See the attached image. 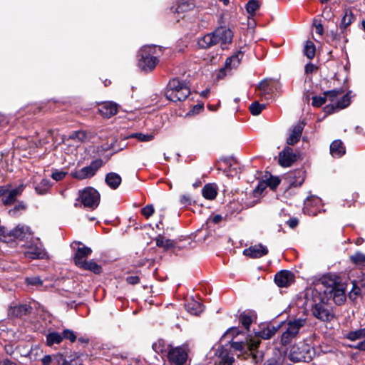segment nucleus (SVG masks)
Segmentation results:
<instances>
[{
	"mask_svg": "<svg viewBox=\"0 0 365 365\" xmlns=\"http://www.w3.org/2000/svg\"><path fill=\"white\" fill-rule=\"evenodd\" d=\"M169 361L176 365H182L187 359V353L182 347L171 348L168 354Z\"/></svg>",
	"mask_w": 365,
	"mask_h": 365,
	"instance_id": "14",
	"label": "nucleus"
},
{
	"mask_svg": "<svg viewBox=\"0 0 365 365\" xmlns=\"http://www.w3.org/2000/svg\"><path fill=\"white\" fill-rule=\"evenodd\" d=\"M0 240L4 242L11 240L9 236V230L4 227H0Z\"/></svg>",
	"mask_w": 365,
	"mask_h": 365,
	"instance_id": "55",
	"label": "nucleus"
},
{
	"mask_svg": "<svg viewBox=\"0 0 365 365\" xmlns=\"http://www.w3.org/2000/svg\"><path fill=\"white\" fill-rule=\"evenodd\" d=\"M71 247L75 250L73 262L78 267L87 261V258L92 253V250L83 245L81 242L75 241L71 244Z\"/></svg>",
	"mask_w": 365,
	"mask_h": 365,
	"instance_id": "11",
	"label": "nucleus"
},
{
	"mask_svg": "<svg viewBox=\"0 0 365 365\" xmlns=\"http://www.w3.org/2000/svg\"><path fill=\"white\" fill-rule=\"evenodd\" d=\"M330 153L334 158H339L345 153V148L341 140H336L331 143Z\"/></svg>",
	"mask_w": 365,
	"mask_h": 365,
	"instance_id": "31",
	"label": "nucleus"
},
{
	"mask_svg": "<svg viewBox=\"0 0 365 365\" xmlns=\"http://www.w3.org/2000/svg\"><path fill=\"white\" fill-rule=\"evenodd\" d=\"M304 302L306 308L312 309V314L322 322H330L334 318L331 309L325 304L320 287H310L305 290Z\"/></svg>",
	"mask_w": 365,
	"mask_h": 365,
	"instance_id": "1",
	"label": "nucleus"
},
{
	"mask_svg": "<svg viewBox=\"0 0 365 365\" xmlns=\"http://www.w3.org/2000/svg\"><path fill=\"white\" fill-rule=\"evenodd\" d=\"M298 223L299 221L297 218H292L287 221V224L291 228H294L295 227H297Z\"/></svg>",
	"mask_w": 365,
	"mask_h": 365,
	"instance_id": "62",
	"label": "nucleus"
},
{
	"mask_svg": "<svg viewBox=\"0 0 365 365\" xmlns=\"http://www.w3.org/2000/svg\"><path fill=\"white\" fill-rule=\"evenodd\" d=\"M307 324V318L299 317L290 319L284 323V331L281 336V344L284 346L289 344L299 334V331Z\"/></svg>",
	"mask_w": 365,
	"mask_h": 365,
	"instance_id": "5",
	"label": "nucleus"
},
{
	"mask_svg": "<svg viewBox=\"0 0 365 365\" xmlns=\"http://www.w3.org/2000/svg\"><path fill=\"white\" fill-rule=\"evenodd\" d=\"M155 241L158 247H163L165 250L171 249L175 246V242L174 240L167 239L162 235H158Z\"/></svg>",
	"mask_w": 365,
	"mask_h": 365,
	"instance_id": "33",
	"label": "nucleus"
},
{
	"mask_svg": "<svg viewBox=\"0 0 365 365\" xmlns=\"http://www.w3.org/2000/svg\"><path fill=\"white\" fill-rule=\"evenodd\" d=\"M297 160V155L294 153L292 148L286 146L279 153V164L282 167H289Z\"/></svg>",
	"mask_w": 365,
	"mask_h": 365,
	"instance_id": "17",
	"label": "nucleus"
},
{
	"mask_svg": "<svg viewBox=\"0 0 365 365\" xmlns=\"http://www.w3.org/2000/svg\"><path fill=\"white\" fill-rule=\"evenodd\" d=\"M315 287L322 289V296L326 300L332 299L337 305L342 304L346 300L345 287L341 283L336 275H330L322 279L321 284Z\"/></svg>",
	"mask_w": 365,
	"mask_h": 365,
	"instance_id": "2",
	"label": "nucleus"
},
{
	"mask_svg": "<svg viewBox=\"0 0 365 365\" xmlns=\"http://www.w3.org/2000/svg\"><path fill=\"white\" fill-rule=\"evenodd\" d=\"M105 181L110 188L115 190L120 185L122 179L118 173L111 172L106 175Z\"/></svg>",
	"mask_w": 365,
	"mask_h": 365,
	"instance_id": "29",
	"label": "nucleus"
},
{
	"mask_svg": "<svg viewBox=\"0 0 365 365\" xmlns=\"http://www.w3.org/2000/svg\"><path fill=\"white\" fill-rule=\"evenodd\" d=\"M62 339H68L71 342H74L76 340V335L73 331L71 329H64L62 332Z\"/></svg>",
	"mask_w": 365,
	"mask_h": 365,
	"instance_id": "48",
	"label": "nucleus"
},
{
	"mask_svg": "<svg viewBox=\"0 0 365 365\" xmlns=\"http://www.w3.org/2000/svg\"><path fill=\"white\" fill-rule=\"evenodd\" d=\"M315 69V66L312 63H309L305 66V73H312Z\"/></svg>",
	"mask_w": 365,
	"mask_h": 365,
	"instance_id": "63",
	"label": "nucleus"
},
{
	"mask_svg": "<svg viewBox=\"0 0 365 365\" xmlns=\"http://www.w3.org/2000/svg\"><path fill=\"white\" fill-rule=\"evenodd\" d=\"M294 280V275L290 271L282 270L274 276V282L279 287L289 286Z\"/></svg>",
	"mask_w": 365,
	"mask_h": 365,
	"instance_id": "19",
	"label": "nucleus"
},
{
	"mask_svg": "<svg viewBox=\"0 0 365 365\" xmlns=\"http://www.w3.org/2000/svg\"><path fill=\"white\" fill-rule=\"evenodd\" d=\"M327 98L326 96H313L312 104L314 107H321L326 103Z\"/></svg>",
	"mask_w": 365,
	"mask_h": 365,
	"instance_id": "52",
	"label": "nucleus"
},
{
	"mask_svg": "<svg viewBox=\"0 0 365 365\" xmlns=\"http://www.w3.org/2000/svg\"><path fill=\"white\" fill-rule=\"evenodd\" d=\"M215 355L217 358L215 363L217 365H233L235 361L233 355L223 346H219L215 350Z\"/></svg>",
	"mask_w": 365,
	"mask_h": 365,
	"instance_id": "16",
	"label": "nucleus"
},
{
	"mask_svg": "<svg viewBox=\"0 0 365 365\" xmlns=\"http://www.w3.org/2000/svg\"><path fill=\"white\" fill-rule=\"evenodd\" d=\"M31 307L27 304H19L11 307L9 309V314L11 317H21L31 312Z\"/></svg>",
	"mask_w": 365,
	"mask_h": 365,
	"instance_id": "27",
	"label": "nucleus"
},
{
	"mask_svg": "<svg viewBox=\"0 0 365 365\" xmlns=\"http://www.w3.org/2000/svg\"><path fill=\"white\" fill-rule=\"evenodd\" d=\"M190 94V88L187 83L178 78L171 79L165 92L166 98L173 102L185 100Z\"/></svg>",
	"mask_w": 365,
	"mask_h": 365,
	"instance_id": "3",
	"label": "nucleus"
},
{
	"mask_svg": "<svg viewBox=\"0 0 365 365\" xmlns=\"http://www.w3.org/2000/svg\"><path fill=\"white\" fill-rule=\"evenodd\" d=\"M26 208L25 205L23 204V202L19 203L17 205L15 206V207L9 211V213L11 215H15L16 211L19 210H24Z\"/></svg>",
	"mask_w": 365,
	"mask_h": 365,
	"instance_id": "61",
	"label": "nucleus"
},
{
	"mask_svg": "<svg viewBox=\"0 0 365 365\" xmlns=\"http://www.w3.org/2000/svg\"><path fill=\"white\" fill-rule=\"evenodd\" d=\"M351 261L356 266L365 267V254L357 252L350 256Z\"/></svg>",
	"mask_w": 365,
	"mask_h": 365,
	"instance_id": "39",
	"label": "nucleus"
},
{
	"mask_svg": "<svg viewBox=\"0 0 365 365\" xmlns=\"http://www.w3.org/2000/svg\"><path fill=\"white\" fill-rule=\"evenodd\" d=\"M192 200L189 195H182L180 198V205L186 207L192 204Z\"/></svg>",
	"mask_w": 365,
	"mask_h": 365,
	"instance_id": "56",
	"label": "nucleus"
},
{
	"mask_svg": "<svg viewBox=\"0 0 365 365\" xmlns=\"http://www.w3.org/2000/svg\"><path fill=\"white\" fill-rule=\"evenodd\" d=\"M243 56L242 52H237L232 55V56L227 58L225 61V68L221 70H228L230 71L233 68H236L240 63V61Z\"/></svg>",
	"mask_w": 365,
	"mask_h": 365,
	"instance_id": "28",
	"label": "nucleus"
},
{
	"mask_svg": "<svg viewBox=\"0 0 365 365\" xmlns=\"http://www.w3.org/2000/svg\"><path fill=\"white\" fill-rule=\"evenodd\" d=\"M280 327L281 324H278L277 326L268 324L259 331L257 334L259 337L263 339H269L277 332Z\"/></svg>",
	"mask_w": 365,
	"mask_h": 365,
	"instance_id": "25",
	"label": "nucleus"
},
{
	"mask_svg": "<svg viewBox=\"0 0 365 365\" xmlns=\"http://www.w3.org/2000/svg\"><path fill=\"white\" fill-rule=\"evenodd\" d=\"M155 46H144L139 51L138 66L144 72L152 71L159 63V60L154 54H157Z\"/></svg>",
	"mask_w": 365,
	"mask_h": 365,
	"instance_id": "4",
	"label": "nucleus"
},
{
	"mask_svg": "<svg viewBox=\"0 0 365 365\" xmlns=\"http://www.w3.org/2000/svg\"><path fill=\"white\" fill-rule=\"evenodd\" d=\"M26 282L28 285L36 286V287L41 286L43 284L42 280L38 276L26 278Z\"/></svg>",
	"mask_w": 365,
	"mask_h": 365,
	"instance_id": "51",
	"label": "nucleus"
},
{
	"mask_svg": "<svg viewBox=\"0 0 365 365\" xmlns=\"http://www.w3.org/2000/svg\"><path fill=\"white\" fill-rule=\"evenodd\" d=\"M86 137V133L83 131L76 130V131L73 132L69 135V139L76 140L78 142H81V141L84 140Z\"/></svg>",
	"mask_w": 365,
	"mask_h": 365,
	"instance_id": "50",
	"label": "nucleus"
},
{
	"mask_svg": "<svg viewBox=\"0 0 365 365\" xmlns=\"http://www.w3.org/2000/svg\"><path fill=\"white\" fill-rule=\"evenodd\" d=\"M314 354V349L310 345L305 343H299L291 348L289 359L294 362H309L312 359Z\"/></svg>",
	"mask_w": 365,
	"mask_h": 365,
	"instance_id": "7",
	"label": "nucleus"
},
{
	"mask_svg": "<svg viewBox=\"0 0 365 365\" xmlns=\"http://www.w3.org/2000/svg\"><path fill=\"white\" fill-rule=\"evenodd\" d=\"M287 179L292 187H298L302 185L305 179V171L303 170H295L288 173Z\"/></svg>",
	"mask_w": 365,
	"mask_h": 365,
	"instance_id": "21",
	"label": "nucleus"
},
{
	"mask_svg": "<svg viewBox=\"0 0 365 365\" xmlns=\"http://www.w3.org/2000/svg\"><path fill=\"white\" fill-rule=\"evenodd\" d=\"M126 282L130 284H137L140 282V277L138 276H129L126 277Z\"/></svg>",
	"mask_w": 365,
	"mask_h": 365,
	"instance_id": "59",
	"label": "nucleus"
},
{
	"mask_svg": "<svg viewBox=\"0 0 365 365\" xmlns=\"http://www.w3.org/2000/svg\"><path fill=\"white\" fill-rule=\"evenodd\" d=\"M341 93L340 90H331L324 93L326 98H329L331 101H333Z\"/></svg>",
	"mask_w": 365,
	"mask_h": 365,
	"instance_id": "54",
	"label": "nucleus"
},
{
	"mask_svg": "<svg viewBox=\"0 0 365 365\" xmlns=\"http://www.w3.org/2000/svg\"><path fill=\"white\" fill-rule=\"evenodd\" d=\"M259 344V341H251L250 342L232 341L230 346L234 350L240 351H242L246 349H248L250 351L253 359L256 362H258L262 360L263 356L262 352L257 350Z\"/></svg>",
	"mask_w": 365,
	"mask_h": 365,
	"instance_id": "10",
	"label": "nucleus"
},
{
	"mask_svg": "<svg viewBox=\"0 0 365 365\" xmlns=\"http://www.w3.org/2000/svg\"><path fill=\"white\" fill-rule=\"evenodd\" d=\"M260 4L257 0H250L246 4V11L250 16L253 17L255 12L259 9Z\"/></svg>",
	"mask_w": 365,
	"mask_h": 365,
	"instance_id": "40",
	"label": "nucleus"
},
{
	"mask_svg": "<svg viewBox=\"0 0 365 365\" xmlns=\"http://www.w3.org/2000/svg\"><path fill=\"white\" fill-rule=\"evenodd\" d=\"M51 188V181L48 179H42L39 183L35 186V190L38 195H46Z\"/></svg>",
	"mask_w": 365,
	"mask_h": 365,
	"instance_id": "35",
	"label": "nucleus"
},
{
	"mask_svg": "<svg viewBox=\"0 0 365 365\" xmlns=\"http://www.w3.org/2000/svg\"><path fill=\"white\" fill-rule=\"evenodd\" d=\"M131 136L137 138L138 140L141 142H148L154 138V135L153 134H143L141 133H135L133 134Z\"/></svg>",
	"mask_w": 365,
	"mask_h": 365,
	"instance_id": "47",
	"label": "nucleus"
},
{
	"mask_svg": "<svg viewBox=\"0 0 365 365\" xmlns=\"http://www.w3.org/2000/svg\"><path fill=\"white\" fill-rule=\"evenodd\" d=\"M345 338L351 341H356L365 338V328L351 331L345 335Z\"/></svg>",
	"mask_w": 365,
	"mask_h": 365,
	"instance_id": "38",
	"label": "nucleus"
},
{
	"mask_svg": "<svg viewBox=\"0 0 365 365\" xmlns=\"http://www.w3.org/2000/svg\"><path fill=\"white\" fill-rule=\"evenodd\" d=\"M23 246L25 247L24 255L27 259H44L49 258V256L39 238H34L32 237Z\"/></svg>",
	"mask_w": 365,
	"mask_h": 365,
	"instance_id": "6",
	"label": "nucleus"
},
{
	"mask_svg": "<svg viewBox=\"0 0 365 365\" xmlns=\"http://www.w3.org/2000/svg\"><path fill=\"white\" fill-rule=\"evenodd\" d=\"M266 185L272 190H274L280 183V180L278 177L270 176L265 180Z\"/></svg>",
	"mask_w": 365,
	"mask_h": 365,
	"instance_id": "46",
	"label": "nucleus"
},
{
	"mask_svg": "<svg viewBox=\"0 0 365 365\" xmlns=\"http://www.w3.org/2000/svg\"><path fill=\"white\" fill-rule=\"evenodd\" d=\"M194 7V4L192 2L183 1L180 3L175 8V11L178 14L183 13L191 10Z\"/></svg>",
	"mask_w": 365,
	"mask_h": 365,
	"instance_id": "43",
	"label": "nucleus"
},
{
	"mask_svg": "<svg viewBox=\"0 0 365 365\" xmlns=\"http://www.w3.org/2000/svg\"><path fill=\"white\" fill-rule=\"evenodd\" d=\"M315 51L316 48L314 43L310 41H307L304 50V55L309 59H312L315 56Z\"/></svg>",
	"mask_w": 365,
	"mask_h": 365,
	"instance_id": "41",
	"label": "nucleus"
},
{
	"mask_svg": "<svg viewBox=\"0 0 365 365\" xmlns=\"http://www.w3.org/2000/svg\"><path fill=\"white\" fill-rule=\"evenodd\" d=\"M63 341L61 333L57 331L49 332L46 335V344L48 346L58 344Z\"/></svg>",
	"mask_w": 365,
	"mask_h": 365,
	"instance_id": "37",
	"label": "nucleus"
},
{
	"mask_svg": "<svg viewBox=\"0 0 365 365\" xmlns=\"http://www.w3.org/2000/svg\"><path fill=\"white\" fill-rule=\"evenodd\" d=\"M53 365H81V363L78 358L69 356L67 359L62 354L57 353L53 354Z\"/></svg>",
	"mask_w": 365,
	"mask_h": 365,
	"instance_id": "23",
	"label": "nucleus"
},
{
	"mask_svg": "<svg viewBox=\"0 0 365 365\" xmlns=\"http://www.w3.org/2000/svg\"><path fill=\"white\" fill-rule=\"evenodd\" d=\"M9 236L11 240L17 239L26 242L33 237L30 227L23 225H18L9 230Z\"/></svg>",
	"mask_w": 365,
	"mask_h": 365,
	"instance_id": "13",
	"label": "nucleus"
},
{
	"mask_svg": "<svg viewBox=\"0 0 365 365\" xmlns=\"http://www.w3.org/2000/svg\"><path fill=\"white\" fill-rule=\"evenodd\" d=\"M284 359L279 353L276 354L274 356L267 360L264 365H282Z\"/></svg>",
	"mask_w": 365,
	"mask_h": 365,
	"instance_id": "45",
	"label": "nucleus"
},
{
	"mask_svg": "<svg viewBox=\"0 0 365 365\" xmlns=\"http://www.w3.org/2000/svg\"><path fill=\"white\" fill-rule=\"evenodd\" d=\"M304 125L305 124L303 121H299L292 128L290 134L287 139V143L289 145H294L299 141Z\"/></svg>",
	"mask_w": 365,
	"mask_h": 365,
	"instance_id": "18",
	"label": "nucleus"
},
{
	"mask_svg": "<svg viewBox=\"0 0 365 365\" xmlns=\"http://www.w3.org/2000/svg\"><path fill=\"white\" fill-rule=\"evenodd\" d=\"M353 347L361 351H365V340L360 341L357 344L353 346Z\"/></svg>",
	"mask_w": 365,
	"mask_h": 365,
	"instance_id": "64",
	"label": "nucleus"
},
{
	"mask_svg": "<svg viewBox=\"0 0 365 365\" xmlns=\"http://www.w3.org/2000/svg\"><path fill=\"white\" fill-rule=\"evenodd\" d=\"M321 201V200L317 197H315V196H312V197H308L305 200H304V206H305V209L312 205L313 203H314L315 205H317L318 203H319Z\"/></svg>",
	"mask_w": 365,
	"mask_h": 365,
	"instance_id": "57",
	"label": "nucleus"
},
{
	"mask_svg": "<svg viewBox=\"0 0 365 365\" xmlns=\"http://www.w3.org/2000/svg\"><path fill=\"white\" fill-rule=\"evenodd\" d=\"M216 38H215L213 32L205 35L198 40L200 48L206 49L216 45Z\"/></svg>",
	"mask_w": 365,
	"mask_h": 365,
	"instance_id": "30",
	"label": "nucleus"
},
{
	"mask_svg": "<svg viewBox=\"0 0 365 365\" xmlns=\"http://www.w3.org/2000/svg\"><path fill=\"white\" fill-rule=\"evenodd\" d=\"M268 253V249L262 244L251 246L243 251V254L252 258H259Z\"/></svg>",
	"mask_w": 365,
	"mask_h": 365,
	"instance_id": "20",
	"label": "nucleus"
},
{
	"mask_svg": "<svg viewBox=\"0 0 365 365\" xmlns=\"http://www.w3.org/2000/svg\"><path fill=\"white\" fill-rule=\"evenodd\" d=\"M217 194V187L212 184L205 185L202 190V195L207 200H214Z\"/></svg>",
	"mask_w": 365,
	"mask_h": 365,
	"instance_id": "34",
	"label": "nucleus"
},
{
	"mask_svg": "<svg viewBox=\"0 0 365 365\" xmlns=\"http://www.w3.org/2000/svg\"><path fill=\"white\" fill-rule=\"evenodd\" d=\"M83 207L95 210L100 202L99 192L92 187H87L78 191V198Z\"/></svg>",
	"mask_w": 365,
	"mask_h": 365,
	"instance_id": "8",
	"label": "nucleus"
},
{
	"mask_svg": "<svg viewBox=\"0 0 365 365\" xmlns=\"http://www.w3.org/2000/svg\"><path fill=\"white\" fill-rule=\"evenodd\" d=\"M280 86L281 84L278 81L264 79L260 81L257 86L259 95L261 97H264L265 99L269 100L272 98V93L275 91H278Z\"/></svg>",
	"mask_w": 365,
	"mask_h": 365,
	"instance_id": "12",
	"label": "nucleus"
},
{
	"mask_svg": "<svg viewBox=\"0 0 365 365\" xmlns=\"http://www.w3.org/2000/svg\"><path fill=\"white\" fill-rule=\"evenodd\" d=\"M66 174L67 172L56 170L52 173L51 178L56 181H59L63 179Z\"/></svg>",
	"mask_w": 365,
	"mask_h": 365,
	"instance_id": "58",
	"label": "nucleus"
},
{
	"mask_svg": "<svg viewBox=\"0 0 365 365\" xmlns=\"http://www.w3.org/2000/svg\"><path fill=\"white\" fill-rule=\"evenodd\" d=\"M240 322L242 325L249 331L250 327L252 323V318L249 313L243 312L240 316Z\"/></svg>",
	"mask_w": 365,
	"mask_h": 365,
	"instance_id": "42",
	"label": "nucleus"
},
{
	"mask_svg": "<svg viewBox=\"0 0 365 365\" xmlns=\"http://www.w3.org/2000/svg\"><path fill=\"white\" fill-rule=\"evenodd\" d=\"M103 163L101 159L93 160L88 166L82 168L78 170L73 171L71 173L72 178L78 180H84L91 178L95 175L96 173L103 165Z\"/></svg>",
	"mask_w": 365,
	"mask_h": 365,
	"instance_id": "9",
	"label": "nucleus"
},
{
	"mask_svg": "<svg viewBox=\"0 0 365 365\" xmlns=\"http://www.w3.org/2000/svg\"><path fill=\"white\" fill-rule=\"evenodd\" d=\"M43 365H53V355H46L41 359Z\"/></svg>",
	"mask_w": 365,
	"mask_h": 365,
	"instance_id": "60",
	"label": "nucleus"
},
{
	"mask_svg": "<svg viewBox=\"0 0 365 365\" xmlns=\"http://www.w3.org/2000/svg\"><path fill=\"white\" fill-rule=\"evenodd\" d=\"M100 113L106 118H109L118 112V104L111 101L105 102L99 107Z\"/></svg>",
	"mask_w": 365,
	"mask_h": 365,
	"instance_id": "24",
	"label": "nucleus"
},
{
	"mask_svg": "<svg viewBox=\"0 0 365 365\" xmlns=\"http://www.w3.org/2000/svg\"><path fill=\"white\" fill-rule=\"evenodd\" d=\"M356 19V16L350 9H346L344 11V14L341 19L339 28L343 31L346 29L352 22Z\"/></svg>",
	"mask_w": 365,
	"mask_h": 365,
	"instance_id": "32",
	"label": "nucleus"
},
{
	"mask_svg": "<svg viewBox=\"0 0 365 365\" xmlns=\"http://www.w3.org/2000/svg\"><path fill=\"white\" fill-rule=\"evenodd\" d=\"M185 307L187 312L192 315H198L203 311V305L194 299L187 300L185 304Z\"/></svg>",
	"mask_w": 365,
	"mask_h": 365,
	"instance_id": "26",
	"label": "nucleus"
},
{
	"mask_svg": "<svg viewBox=\"0 0 365 365\" xmlns=\"http://www.w3.org/2000/svg\"><path fill=\"white\" fill-rule=\"evenodd\" d=\"M350 103V98L348 94H346L339 99L336 104L337 108L343 109L347 107Z\"/></svg>",
	"mask_w": 365,
	"mask_h": 365,
	"instance_id": "49",
	"label": "nucleus"
},
{
	"mask_svg": "<svg viewBox=\"0 0 365 365\" xmlns=\"http://www.w3.org/2000/svg\"><path fill=\"white\" fill-rule=\"evenodd\" d=\"M215 38H216L217 44L220 43L221 46L230 43L232 41L233 33L226 26L217 27L212 31Z\"/></svg>",
	"mask_w": 365,
	"mask_h": 365,
	"instance_id": "15",
	"label": "nucleus"
},
{
	"mask_svg": "<svg viewBox=\"0 0 365 365\" xmlns=\"http://www.w3.org/2000/svg\"><path fill=\"white\" fill-rule=\"evenodd\" d=\"M155 209L153 205H147L141 210L142 215L146 217L149 218L154 213Z\"/></svg>",
	"mask_w": 365,
	"mask_h": 365,
	"instance_id": "53",
	"label": "nucleus"
},
{
	"mask_svg": "<svg viewBox=\"0 0 365 365\" xmlns=\"http://www.w3.org/2000/svg\"><path fill=\"white\" fill-rule=\"evenodd\" d=\"M264 108V104H260L258 101H255L250 106V111L253 115H258Z\"/></svg>",
	"mask_w": 365,
	"mask_h": 365,
	"instance_id": "44",
	"label": "nucleus"
},
{
	"mask_svg": "<svg viewBox=\"0 0 365 365\" xmlns=\"http://www.w3.org/2000/svg\"><path fill=\"white\" fill-rule=\"evenodd\" d=\"M24 189V185H20L19 187L9 190L6 195L2 197V202L6 205L13 204L18 196H19Z\"/></svg>",
	"mask_w": 365,
	"mask_h": 365,
	"instance_id": "22",
	"label": "nucleus"
},
{
	"mask_svg": "<svg viewBox=\"0 0 365 365\" xmlns=\"http://www.w3.org/2000/svg\"><path fill=\"white\" fill-rule=\"evenodd\" d=\"M79 267L85 270L91 271L95 274L101 273L102 269L101 267L98 265L93 259L84 262L83 264H82Z\"/></svg>",
	"mask_w": 365,
	"mask_h": 365,
	"instance_id": "36",
	"label": "nucleus"
}]
</instances>
